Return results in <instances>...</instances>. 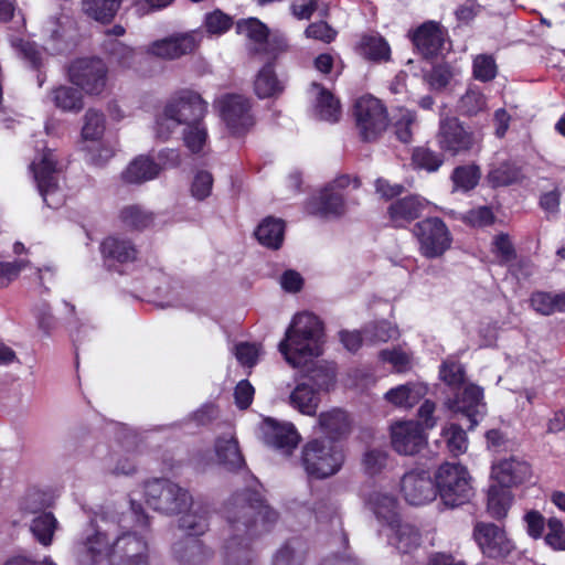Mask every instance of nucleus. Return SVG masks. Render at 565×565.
<instances>
[{
  "label": "nucleus",
  "mask_w": 565,
  "mask_h": 565,
  "mask_svg": "<svg viewBox=\"0 0 565 565\" xmlns=\"http://www.w3.org/2000/svg\"><path fill=\"white\" fill-rule=\"evenodd\" d=\"M230 536L224 544L225 565H250L252 541L271 530L278 512L270 508L256 490L236 493L226 504Z\"/></svg>",
  "instance_id": "nucleus-1"
},
{
  "label": "nucleus",
  "mask_w": 565,
  "mask_h": 565,
  "mask_svg": "<svg viewBox=\"0 0 565 565\" xmlns=\"http://www.w3.org/2000/svg\"><path fill=\"white\" fill-rule=\"evenodd\" d=\"M323 337L324 328L319 317L310 312L297 313L278 348L290 365L299 366L322 354Z\"/></svg>",
  "instance_id": "nucleus-2"
},
{
  "label": "nucleus",
  "mask_w": 565,
  "mask_h": 565,
  "mask_svg": "<svg viewBox=\"0 0 565 565\" xmlns=\"http://www.w3.org/2000/svg\"><path fill=\"white\" fill-rule=\"evenodd\" d=\"M206 111L207 103L199 93L181 89L167 102L162 114L157 117V136L167 140L175 127L200 124Z\"/></svg>",
  "instance_id": "nucleus-3"
},
{
  "label": "nucleus",
  "mask_w": 565,
  "mask_h": 565,
  "mask_svg": "<svg viewBox=\"0 0 565 565\" xmlns=\"http://www.w3.org/2000/svg\"><path fill=\"white\" fill-rule=\"evenodd\" d=\"M179 527L186 536L172 546L175 559L182 565H202L212 556V552L199 539L209 529V511L199 507L183 513L179 519Z\"/></svg>",
  "instance_id": "nucleus-4"
},
{
  "label": "nucleus",
  "mask_w": 565,
  "mask_h": 565,
  "mask_svg": "<svg viewBox=\"0 0 565 565\" xmlns=\"http://www.w3.org/2000/svg\"><path fill=\"white\" fill-rule=\"evenodd\" d=\"M344 459L342 447L318 437L309 439L302 446L300 465L309 478L323 480L338 473Z\"/></svg>",
  "instance_id": "nucleus-5"
},
{
  "label": "nucleus",
  "mask_w": 565,
  "mask_h": 565,
  "mask_svg": "<svg viewBox=\"0 0 565 565\" xmlns=\"http://www.w3.org/2000/svg\"><path fill=\"white\" fill-rule=\"evenodd\" d=\"M436 493L449 508H457L470 501L473 495L471 477L461 463L444 462L435 472Z\"/></svg>",
  "instance_id": "nucleus-6"
},
{
  "label": "nucleus",
  "mask_w": 565,
  "mask_h": 565,
  "mask_svg": "<svg viewBox=\"0 0 565 565\" xmlns=\"http://www.w3.org/2000/svg\"><path fill=\"white\" fill-rule=\"evenodd\" d=\"M352 115L363 142H375L388 127V113L381 99L364 95L353 105Z\"/></svg>",
  "instance_id": "nucleus-7"
},
{
  "label": "nucleus",
  "mask_w": 565,
  "mask_h": 565,
  "mask_svg": "<svg viewBox=\"0 0 565 565\" xmlns=\"http://www.w3.org/2000/svg\"><path fill=\"white\" fill-rule=\"evenodd\" d=\"M147 504L164 514H180L192 507V497L188 490L164 478H156L145 483Z\"/></svg>",
  "instance_id": "nucleus-8"
},
{
  "label": "nucleus",
  "mask_w": 565,
  "mask_h": 565,
  "mask_svg": "<svg viewBox=\"0 0 565 565\" xmlns=\"http://www.w3.org/2000/svg\"><path fill=\"white\" fill-rule=\"evenodd\" d=\"M412 234L417 241L419 254L427 259L441 257L454 241L448 225L439 216H427L416 222Z\"/></svg>",
  "instance_id": "nucleus-9"
},
{
  "label": "nucleus",
  "mask_w": 565,
  "mask_h": 565,
  "mask_svg": "<svg viewBox=\"0 0 565 565\" xmlns=\"http://www.w3.org/2000/svg\"><path fill=\"white\" fill-rule=\"evenodd\" d=\"M436 141L439 149L450 157L467 156L478 145L472 128L455 116L440 118Z\"/></svg>",
  "instance_id": "nucleus-10"
},
{
  "label": "nucleus",
  "mask_w": 565,
  "mask_h": 565,
  "mask_svg": "<svg viewBox=\"0 0 565 565\" xmlns=\"http://www.w3.org/2000/svg\"><path fill=\"white\" fill-rule=\"evenodd\" d=\"M70 82L87 95H100L108 81V67L99 57H79L68 66Z\"/></svg>",
  "instance_id": "nucleus-11"
},
{
  "label": "nucleus",
  "mask_w": 565,
  "mask_h": 565,
  "mask_svg": "<svg viewBox=\"0 0 565 565\" xmlns=\"http://www.w3.org/2000/svg\"><path fill=\"white\" fill-rule=\"evenodd\" d=\"M99 253L107 271L124 275L125 268L139 259L140 250L131 238L111 234L102 239Z\"/></svg>",
  "instance_id": "nucleus-12"
},
{
  "label": "nucleus",
  "mask_w": 565,
  "mask_h": 565,
  "mask_svg": "<svg viewBox=\"0 0 565 565\" xmlns=\"http://www.w3.org/2000/svg\"><path fill=\"white\" fill-rule=\"evenodd\" d=\"M220 116L231 135L242 137L255 125L250 99L238 94H226L218 99Z\"/></svg>",
  "instance_id": "nucleus-13"
},
{
  "label": "nucleus",
  "mask_w": 565,
  "mask_h": 565,
  "mask_svg": "<svg viewBox=\"0 0 565 565\" xmlns=\"http://www.w3.org/2000/svg\"><path fill=\"white\" fill-rule=\"evenodd\" d=\"M472 535L481 553L488 558L504 559L515 550V544L505 530L494 523L477 522Z\"/></svg>",
  "instance_id": "nucleus-14"
},
{
  "label": "nucleus",
  "mask_w": 565,
  "mask_h": 565,
  "mask_svg": "<svg viewBox=\"0 0 565 565\" xmlns=\"http://www.w3.org/2000/svg\"><path fill=\"white\" fill-rule=\"evenodd\" d=\"M430 202L419 194H407L392 201L386 209L388 225L395 230H407L418 222L429 209Z\"/></svg>",
  "instance_id": "nucleus-15"
},
{
  "label": "nucleus",
  "mask_w": 565,
  "mask_h": 565,
  "mask_svg": "<svg viewBox=\"0 0 565 565\" xmlns=\"http://www.w3.org/2000/svg\"><path fill=\"white\" fill-rule=\"evenodd\" d=\"M264 443L290 456L298 447L301 436L291 423H281L271 417H265L260 424Z\"/></svg>",
  "instance_id": "nucleus-16"
},
{
  "label": "nucleus",
  "mask_w": 565,
  "mask_h": 565,
  "mask_svg": "<svg viewBox=\"0 0 565 565\" xmlns=\"http://www.w3.org/2000/svg\"><path fill=\"white\" fill-rule=\"evenodd\" d=\"M390 433L392 448L399 455L414 456L426 445V435L419 422H396L391 425Z\"/></svg>",
  "instance_id": "nucleus-17"
},
{
  "label": "nucleus",
  "mask_w": 565,
  "mask_h": 565,
  "mask_svg": "<svg viewBox=\"0 0 565 565\" xmlns=\"http://www.w3.org/2000/svg\"><path fill=\"white\" fill-rule=\"evenodd\" d=\"M401 491L404 499L412 505H423L437 495L435 479L424 469L411 470L401 480Z\"/></svg>",
  "instance_id": "nucleus-18"
},
{
  "label": "nucleus",
  "mask_w": 565,
  "mask_h": 565,
  "mask_svg": "<svg viewBox=\"0 0 565 565\" xmlns=\"http://www.w3.org/2000/svg\"><path fill=\"white\" fill-rule=\"evenodd\" d=\"M56 164L52 152H45L38 163L31 166L39 192L49 207H57L60 204L58 201H50V196L58 191Z\"/></svg>",
  "instance_id": "nucleus-19"
},
{
  "label": "nucleus",
  "mask_w": 565,
  "mask_h": 565,
  "mask_svg": "<svg viewBox=\"0 0 565 565\" xmlns=\"http://www.w3.org/2000/svg\"><path fill=\"white\" fill-rule=\"evenodd\" d=\"M306 209L309 214L320 217H340L345 213L344 196L333 185L324 186L318 195L310 198Z\"/></svg>",
  "instance_id": "nucleus-20"
},
{
  "label": "nucleus",
  "mask_w": 565,
  "mask_h": 565,
  "mask_svg": "<svg viewBox=\"0 0 565 565\" xmlns=\"http://www.w3.org/2000/svg\"><path fill=\"white\" fill-rule=\"evenodd\" d=\"M531 476V466L514 457L500 460L491 467V477L498 482L497 486L505 487L507 489L526 482Z\"/></svg>",
  "instance_id": "nucleus-21"
},
{
  "label": "nucleus",
  "mask_w": 565,
  "mask_h": 565,
  "mask_svg": "<svg viewBox=\"0 0 565 565\" xmlns=\"http://www.w3.org/2000/svg\"><path fill=\"white\" fill-rule=\"evenodd\" d=\"M198 45L194 33H184L152 42L148 52L161 58L174 60L194 52Z\"/></svg>",
  "instance_id": "nucleus-22"
},
{
  "label": "nucleus",
  "mask_w": 565,
  "mask_h": 565,
  "mask_svg": "<svg viewBox=\"0 0 565 565\" xmlns=\"http://www.w3.org/2000/svg\"><path fill=\"white\" fill-rule=\"evenodd\" d=\"M413 45L425 58L436 56L443 47L444 38L439 23L426 21L411 35Z\"/></svg>",
  "instance_id": "nucleus-23"
},
{
  "label": "nucleus",
  "mask_w": 565,
  "mask_h": 565,
  "mask_svg": "<svg viewBox=\"0 0 565 565\" xmlns=\"http://www.w3.org/2000/svg\"><path fill=\"white\" fill-rule=\"evenodd\" d=\"M111 558L149 561L148 542L136 532H126L113 543Z\"/></svg>",
  "instance_id": "nucleus-24"
},
{
  "label": "nucleus",
  "mask_w": 565,
  "mask_h": 565,
  "mask_svg": "<svg viewBox=\"0 0 565 565\" xmlns=\"http://www.w3.org/2000/svg\"><path fill=\"white\" fill-rule=\"evenodd\" d=\"M482 399L483 388L476 384H469L452 401L451 408L467 417L469 422L468 429L470 430L478 425L477 416Z\"/></svg>",
  "instance_id": "nucleus-25"
},
{
  "label": "nucleus",
  "mask_w": 565,
  "mask_h": 565,
  "mask_svg": "<svg viewBox=\"0 0 565 565\" xmlns=\"http://www.w3.org/2000/svg\"><path fill=\"white\" fill-rule=\"evenodd\" d=\"M318 424L320 430L326 435L324 438L334 444L347 437L351 430L350 416L345 411L340 408L320 413Z\"/></svg>",
  "instance_id": "nucleus-26"
},
{
  "label": "nucleus",
  "mask_w": 565,
  "mask_h": 565,
  "mask_svg": "<svg viewBox=\"0 0 565 565\" xmlns=\"http://www.w3.org/2000/svg\"><path fill=\"white\" fill-rule=\"evenodd\" d=\"M214 448L220 465H222L226 470L231 472H239L243 469H247L238 440L234 436L217 437Z\"/></svg>",
  "instance_id": "nucleus-27"
},
{
  "label": "nucleus",
  "mask_w": 565,
  "mask_h": 565,
  "mask_svg": "<svg viewBox=\"0 0 565 565\" xmlns=\"http://www.w3.org/2000/svg\"><path fill=\"white\" fill-rule=\"evenodd\" d=\"M111 547L108 536L99 531L87 536L85 540L77 543V554L81 562L86 564H95L103 557L107 556L111 564Z\"/></svg>",
  "instance_id": "nucleus-28"
},
{
  "label": "nucleus",
  "mask_w": 565,
  "mask_h": 565,
  "mask_svg": "<svg viewBox=\"0 0 565 565\" xmlns=\"http://www.w3.org/2000/svg\"><path fill=\"white\" fill-rule=\"evenodd\" d=\"M276 61V54L270 56L256 75L254 90L260 99L278 96L285 89L282 82L278 79L275 72Z\"/></svg>",
  "instance_id": "nucleus-29"
},
{
  "label": "nucleus",
  "mask_w": 565,
  "mask_h": 565,
  "mask_svg": "<svg viewBox=\"0 0 565 565\" xmlns=\"http://www.w3.org/2000/svg\"><path fill=\"white\" fill-rule=\"evenodd\" d=\"M161 170L153 159L148 156H138L122 171L121 179L125 183L140 184L158 177Z\"/></svg>",
  "instance_id": "nucleus-30"
},
{
  "label": "nucleus",
  "mask_w": 565,
  "mask_h": 565,
  "mask_svg": "<svg viewBox=\"0 0 565 565\" xmlns=\"http://www.w3.org/2000/svg\"><path fill=\"white\" fill-rule=\"evenodd\" d=\"M286 223L284 220L267 216L256 227L255 236L259 244L270 249H279L285 238Z\"/></svg>",
  "instance_id": "nucleus-31"
},
{
  "label": "nucleus",
  "mask_w": 565,
  "mask_h": 565,
  "mask_svg": "<svg viewBox=\"0 0 565 565\" xmlns=\"http://www.w3.org/2000/svg\"><path fill=\"white\" fill-rule=\"evenodd\" d=\"M308 543L300 536L288 539L275 553L271 565H303Z\"/></svg>",
  "instance_id": "nucleus-32"
},
{
  "label": "nucleus",
  "mask_w": 565,
  "mask_h": 565,
  "mask_svg": "<svg viewBox=\"0 0 565 565\" xmlns=\"http://www.w3.org/2000/svg\"><path fill=\"white\" fill-rule=\"evenodd\" d=\"M513 499L510 489L491 484L487 492V513L497 521L504 520L512 507Z\"/></svg>",
  "instance_id": "nucleus-33"
},
{
  "label": "nucleus",
  "mask_w": 565,
  "mask_h": 565,
  "mask_svg": "<svg viewBox=\"0 0 565 565\" xmlns=\"http://www.w3.org/2000/svg\"><path fill=\"white\" fill-rule=\"evenodd\" d=\"M445 152L431 149L427 143L414 147L411 156V164L416 171L427 173L437 172L445 163Z\"/></svg>",
  "instance_id": "nucleus-34"
},
{
  "label": "nucleus",
  "mask_w": 565,
  "mask_h": 565,
  "mask_svg": "<svg viewBox=\"0 0 565 565\" xmlns=\"http://www.w3.org/2000/svg\"><path fill=\"white\" fill-rule=\"evenodd\" d=\"M289 403L301 414L313 416L320 403L319 391L307 383H299L291 392Z\"/></svg>",
  "instance_id": "nucleus-35"
},
{
  "label": "nucleus",
  "mask_w": 565,
  "mask_h": 565,
  "mask_svg": "<svg viewBox=\"0 0 565 565\" xmlns=\"http://www.w3.org/2000/svg\"><path fill=\"white\" fill-rule=\"evenodd\" d=\"M102 51L110 64L120 68H130L136 62V52L117 39H106L102 44Z\"/></svg>",
  "instance_id": "nucleus-36"
},
{
  "label": "nucleus",
  "mask_w": 565,
  "mask_h": 565,
  "mask_svg": "<svg viewBox=\"0 0 565 565\" xmlns=\"http://www.w3.org/2000/svg\"><path fill=\"white\" fill-rule=\"evenodd\" d=\"M529 301L530 307L542 316L565 312V291L558 294L541 290L533 291Z\"/></svg>",
  "instance_id": "nucleus-37"
},
{
  "label": "nucleus",
  "mask_w": 565,
  "mask_h": 565,
  "mask_svg": "<svg viewBox=\"0 0 565 565\" xmlns=\"http://www.w3.org/2000/svg\"><path fill=\"white\" fill-rule=\"evenodd\" d=\"M425 394L426 387L414 383H407L387 391L385 398L395 406L412 408Z\"/></svg>",
  "instance_id": "nucleus-38"
},
{
  "label": "nucleus",
  "mask_w": 565,
  "mask_h": 565,
  "mask_svg": "<svg viewBox=\"0 0 565 565\" xmlns=\"http://www.w3.org/2000/svg\"><path fill=\"white\" fill-rule=\"evenodd\" d=\"M358 52L367 61L386 62L391 57V47L381 35H363L358 44Z\"/></svg>",
  "instance_id": "nucleus-39"
},
{
  "label": "nucleus",
  "mask_w": 565,
  "mask_h": 565,
  "mask_svg": "<svg viewBox=\"0 0 565 565\" xmlns=\"http://www.w3.org/2000/svg\"><path fill=\"white\" fill-rule=\"evenodd\" d=\"M390 527L394 531L393 543L401 553H411L420 545L422 535L416 526L403 523L399 519L396 525Z\"/></svg>",
  "instance_id": "nucleus-40"
},
{
  "label": "nucleus",
  "mask_w": 565,
  "mask_h": 565,
  "mask_svg": "<svg viewBox=\"0 0 565 565\" xmlns=\"http://www.w3.org/2000/svg\"><path fill=\"white\" fill-rule=\"evenodd\" d=\"M17 49L21 58L29 64L30 68L38 72L39 86H42L44 82V75L42 73L44 49L33 41L23 39L19 40Z\"/></svg>",
  "instance_id": "nucleus-41"
},
{
  "label": "nucleus",
  "mask_w": 565,
  "mask_h": 565,
  "mask_svg": "<svg viewBox=\"0 0 565 565\" xmlns=\"http://www.w3.org/2000/svg\"><path fill=\"white\" fill-rule=\"evenodd\" d=\"M54 105L63 111L78 113L84 108L82 93L71 86H58L51 93Z\"/></svg>",
  "instance_id": "nucleus-42"
},
{
  "label": "nucleus",
  "mask_w": 565,
  "mask_h": 565,
  "mask_svg": "<svg viewBox=\"0 0 565 565\" xmlns=\"http://www.w3.org/2000/svg\"><path fill=\"white\" fill-rule=\"evenodd\" d=\"M315 86L320 87V92L317 96L316 111L321 120L329 122H337L341 117V105L340 102L333 96V94L319 84Z\"/></svg>",
  "instance_id": "nucleus-43"
},
{
  "label": "nucleus",
  "mask_w": 565,
  "mask_h": 565,
  "mask_svg": "<svg viewBox=\"0 0 565 565\" xmlns=\"http://www.w3.org/2000/svg\"><path fill=\"white\" fill-rule=\"evenodd\" d=\"M522 169L514 163L503 162L488 173V181L493 188L509 186L522 182Z\"/></svg>",
  "instance_id": "nucleus-44"
},
{
  "label": "nucleus",
  "mask_w": 565,
  "mask_h": 565,
  "mask_svg": "<svg viewBox=\"0 0 565 565\" xmlns=\"http://www.w3.org/2000/svg\"><path fill=\"white\" fill-rule=\"evenodd\" d=\"M371 502L379 520L385 522L388 526L396 525L401 518L397 513V500L393 495L376 493L371 498Z\"/></svg>",
  "instance_id": "nucleus-45"
},
{
  "label": "nucleus",
  "mask_w": 565,
  "mask_h": 565,
  "mask_svg": "<svg viewBox=\"0 0 565 565\" xmlns=\"http://www.w3.org/2000/svg\"><path fill=\"white\" fill-rule=\"evenodd\" d=\"M121 0H84L86 13L102 23H110L116 17Z\"/></svg>",
  "instance_id": "nucleus-46"
},
{
  "label": "nucleus",
  "mask_w": 565,
  "mask_h": 565,
  "mask_svg": "<svg viewBox=\"0 0 565 565\" xmlns=\"http://www.w3.org/2000/svg\"><path fill=\"white\" fill-rule=\"evenodd\" d=\"M457 107L462 116L473 117L487 108V98L478 86H469Z\"/></svg>",
  "instance_id": "nucleus-47"
},
{
  "label": "nucleus",
  "mask_w": 565,
  "mask_h": 565,
  "mask_svg": "<svg viewBox=\"0 0 565 565\" xmlns=\"http://www.w3.org/2000/svg\"><path fill=\"white\" fill-rule=\"evenodd\" d=\"M235 30L237 34H243L257 44L267 43L269 38V28L258 18L239 19L235 23Z\"/></svg>",
  "instance_id": "nucleus-48"
},
{
  "label": "nucleus",
  "mask_w": 565,
  "mask_h": 565,
  "mask_svg": "<svg viewBox=\"0 0 565 565\" xmlns=\"http://www.w3.org/2000/svg\"><path fill=\"white\" fill-rule=\"evenodd\" d=\"M480 178V168L475 163L458 166L451 173L454 186L463 192L475 189L478 185Z\"/></svg>",
  "instance_id": "nucleus-49"
},
{
  "label": "nucleus",
  "mask_w": 565,
  "mask_h": 565,
  "mask_svg": "<svg viewBox=\"0 0 565 565\" xmlns=\"http://www.w3.org/2000/svg\"><path fill=\"white\" fill-rule=\"evenodd\" d=\"M57 521L52 512H43L33 519L31 532L39 543L47 546L52 543Z\"/></svg>",
  "instance_id": "nucleus-50"
},
{
  "label": "nucleus",
  "mask_w": 565,
  "mask_h": 565,
  "mask_svg": "<svg viewBox=\"0 0 565 565\" xmlns=\"http://www.w3.org/2000/svg\"><path fill=\"white\" fill-rule=\"evenodd\" d=\"M119 218L126 226L142 231L153 223V214L139 205H128L120 210Z\"/></svg>",
  "instance_id": "nucleus-51"
},
{
  "label": "nucleus",
  "mask_w": 565,
  "mask_h": 565,
  "mask_svg": "<svg viewBox=\"0 0 565 565\" xmlns=\"http://www.w3.org/2000/svg\"><path fill=\"white\" fill-rule=\"evenodd\" d=\"M448 451L454 456L458 457L466 452L468 448V438L466 431L459 424L451 423L445 427L441 433Z\"/></svg>",
  "instance_id": "nucleus-52"
},
{
  "label": "nucleus",
  "mask_w": 565,
  "mask_h": 565,
  "mask_svg": "<svg viewBox=\"0 0 565 565\" xmlns=\"http://www.w3.org/2000/svg\"><path fill=\"white\" fill-rule=\"evenodd\" d=\"M498 75V65L491 54H478L472 60V76L475 79L489 83Z\"/></svg>",
  "instance_id": "nucleus-53"
},
{
  "label": "nucleus",
  "mask_w": 565,
  "mask_h": 565,
  "mask_svg": "<svg viewBox=\"0 0 565 565\" xmlns=\"http://www.w3.org/2000/svg\"><path fill=\"white\" fill-rule=\"evenodd\" d=\"M235 23L234 19L221 9L207 12L203 21L206 33L217 36L225 34Z\"/></svg>",
  "instance_id": "nucleus-54"
},
{
  "label": "nucleus",
  "mask_w": 565,
  "mask_h": 565,
  "mask_svg": "<svg viewBox=\"0 0 565 565\" xmlns=\"http://www.w3.org/2000/svg\"><path fill=\"white\" fill-rule=\"evenodd\" d=\"M497 217L491 206L482 205L463 213L460 221L475 228H484L494 224Z\"/></svg>",
  "instance_id": "nucleus-55"
},
{
  "label": "nucleus",
  "mask_w": 565,
  "mask_h": 565,
  "mask_svg": "<svg viewBox=\"0 0 565 565\" xmlns=\"http://www.w3.org/2000/svg\"><path fill=\"white\" fill-rule=\"evenodd\" d=\"M105 131V116L102 111L88 109L82 128V137L85 140L97 141Z\"/></svg>",
  "instance_id": "nucleus-56"
},
{
  "label": "nucleus",
  "mask_w": 565,
  "mask_h": 565,
  "mask_svg": "<svg viewBox=\"0 0 565 565\" xmlns=\"http://www.w3.org/2000/svg\"><path fill=\"white\" fill-rule=\"evenodd\" d=\"M393 119V128L396 138L403 143L411 142L413 139L412 126L416 120V114L412 110L401 108Z\"/></svg>",
  "instance_id": "nucleus-57"
},
{
  "label": "nucleus",
  "mask_w": 565,
  "mask_h": 565,
  "mask_svg": "<svg viewBox=\"0 0 565 565\" xmlns=\"http://www.w3.org/2000/svg\"><path fill=\"white\" fill-rule=\"evenodd\" d=\"M207 139V131L203 125V120L200 124H192L186 126L183 131V141L186 148L192 153H199L202 151Z\"/></svg>",
  "instance_id": "nucleus-58"
},
{
  "label": "nucleus",
  "mask_w": 565,
  "mask_h": 565,
  "mask_svg": "<svg viewBox=\"0 0 565 565\" xmlns=\"http://www.w3.org/2000/svg\"><path fill=\"white\" fill-rule=\"evenodd\" d=\"M364 333L372 343H384L395 338L398 331L390 321L381 320L366 327Z\"/></svg>",
  "instance_id": "nucleus-59"
},
{
  "label": "nucleus",
  "mask_w": 565,
  "mask_h": 565,
  "mask_svg": "<svg viewBox=\"0 0 565 565\" xmlns=\"http://www.w3.org/2000/svg\"><path fill=\"white\" fill-rule=\"evenodd\" d=\"M547 533L543 536L545 544L554 551L565 552V526L557 518H550Z\"/></svg>",
  "instance_id": "nucleus-60"
},
{
  "label": "nucleus",
  "mask_w": 565,
  "mask_h": 565,
  "mask_svg": "<svg viewBox=\"0 0 565 565\" xmlns=\"http://www.w3.org/2000/svg\"><path fill=\"white\" fill-rule=\"evenodd\" d=\"M465 369L455 361H444L439 367V377L448 386L457 388L465 382Z\"/></svg>",
  "instance_id": "nucleus-61"
},
{
  "label": "nucleus",
  "mask_w": 565,
  "mask_h": 565,
  "mask_svg": "<svg viewBox=\"0 0 565 565\" xmlns=\"http://www.w3.org/2000/svg\"><path fill=\"white\" fill-rule=\"evenodd\" d=\"M492 252L499 257L500 264H508L516 259V250L509 234L500 233L494 236Z\"/></svg>",
  "instance_id": "nucleus-62"
},
{
  "label": "nucleus",
  "mask_w": 565,
  "mask_h": 565,
  "mask_svg": "<svg viewBox=\"0 0 565 565\" xmlns=\"http://www.w3.org/2000/svg\"><path fill=\"white\" fill-rule=\"evenodd\" d=\"M213 175L211 172L200 170L193 178L191 184V194L198 201H203L211 195L213 188Z\"/></svg>",
  "instance_id": "nucleus-63"
},
{
  "label": "nucleus",
  "mask_w": 565,
  "mask_h": 565,
  "mask_svg": "<svg viewBox=\"0 0 565 565\" xmlns=\"http://www.w3.org/2000/svg\"><path fill=\"white\" fill-rule=\"evenodd\" d=\"M305 35L308 39L321 41L326 44H329L335 40L338 32L328 22L318 21L310 23L306 28Z\"/></svg>",
  "instance_id": "nucleus-64"
}]
</instances>
